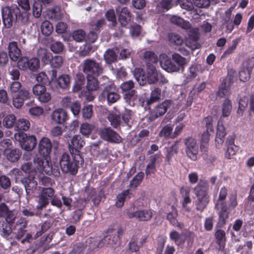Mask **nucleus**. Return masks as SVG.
<instances>
[{
	"label": "nucleus",
	"mask_w": 254,
	"mask_h": 254,
	"mask_svg": "<svg viewBox=\"0 0 254 254\" xmlns=\"http://www.w3.org/2000/svg\"><path fill=\"white\" fill-rule=\"evenodd\" d=\"M116 10L117 13H119L118 20L121 25L124 27L126 26L130 21L132 17V14L130 10L127 7L122 8L118 7Z\"/></svg>",
	"instance_id": "obj_18"
},
{
	"label": "nucleus",
	"mask_w": 254,
	"mask_h": 254,
	"mask_svg": "<svg viewBox=\"0 0 254 254\" xmlns=\"http://www.w3.org/2000/svg\"><path fill=\"white\" fill-rule=\"evenodd\" d=\"M82 117L84 119H90L93 115V106L91 105L86 106L82 109Z\"/></svg>",
	"instance_id": "obj_60"
},
{
	"label": "nucleus",
	"mask_w": 254,
	"mask_h": 254,
	"mask_svg": "<svg viewBox=\"0 0 254 254\" xmlns=\"http://www.w3.org/2000/svg\"><path fill=\"white\" fill-rule=\"evenodd\" d=\"M34 173L31 172L27 177H25L22 181L24 184L26 195L30 196L36 190L37 187V182L35 180L36 174L33 175Z\"/></svg>",
	"instance_id": "obj_11"
},
{
	"label": "nucleus",
	"mask_w": 254,
	"mask_h": 254,
	"mask_svg": "<svg viewBox=\"0 0 254 254\" xmlns=\"http://www.w3.org/2000/svg\"><path fill=\"white\" fill-rule=\"evenodd\" d=\"M225 135V128L223 123L221 121H219L217 124L216 136L215 138L216 147L220 148L221 147Z\"/></svg>",
	"instance_id": "obj_27"
},
{
	"label": "nucleus",
	"mask_w": 254,
	"mask_h": 254,
	"mask_svg": "<svg viewBox=\"0 0 254 254\" xmlns=\"http://www.w3.org/2000/svg\"><path fill=\"white\" fill-rule=\"evenodd\" d=\"M131 193L128 190H124L117 196V201L116 205L118 207H121L123 206L124 202L131 197Z\"/></svg>",
	"instance_id": "obj_36"
},
{
	"label": "nucleus",
	"mask_w": 254,
	"mask_h": 254,
	"mask_svg": "<svg viewBox=\"0 0 254 254\" xmlns=\"http://www.w3.org/2000/svg\"><path fill=\"white\" fill-rule=\"evenodd\" d=\"M107 119L110 122L111 125L114 127H117L121 123V118L120 116L115 114H109Z\"/></svg>",
	"instance_id": "obj_52"
},
{
	"label": "nucleus",
	"mask_w": 254,
	"mask_h": 254,
	"mask_svg": "<svg viewBox=\"0 0 254 254\" xmlns=\"http://www.w3.org/2000/svg\"><path fill=\"white\" fill-rule=\"evenodd\" d=\"M143 176V172L138 173L130 181V187L131 188L137 187L141 182Z\"/></svg>",
	"instance_id": "obj_57"
},
{
	"label": "nucleus",
	"mask_w": 254,
	"mask_h": 254,
	"mask_svg": "<svg viewBox=\"0 0 254 254\" xmlns=\"http://www.w3.org/2000/svg\"><path fill=\"white\" fill-rule=\"evenodd\" d=\"M172 101L170 100L164 101L154 109L151 113V117L154 119L163 116L166 113L168 109L172 105Z\"/></svg>",
	"instance_id": "obj_21"
},
{
	"label": "nucleus",
	"mask_w": 254,
	"mask_h": 254,
	"mask_svg": "<svg viewBox=\"0 0 254 254\" xmlns=\"http://www.w3.org/2000/svg\"><path fill=\"white\" fill-rule=\"evenodd\" d=\"M208 189L207 182L205 180H200L194 188V191L197 198H209L208 196Z\"/></svg>",
	"instance_id": "obj_23"
},
{
	"label": "nucleus",
	"mask_w": 254,
	"mask_h": 254,
	"mask_svg": "<svg viewBox=\"0 0 254 254\" xmlns=\"http://www.w3.org/2000/svg\"><path fill=\"white\" fill-rule=\"evenodd\" d=\"M168 40L172 44L177 46L182 45L184 42L182 37L176 33L169 34Z\"/></svg>",
	"instance_id": "obj_46"
},
{
	"label": "nucleus",
	"mask_w": 254,
	"mask_h": 254,
	"mask_svg": "<svg viewBox=\"0 0 254 254\" xmlns=\"http://www.w3.org/2000/svg\"><path fill=\"white\" fill-rule=\"evenodd\" d=\"M170 237L178 246L183 244L186 240L185 238L183 237L182 234H179L176 231H173L170 233Z\"/></svg>",
	"instance_id": "obj_47"
},
{
	"label": "nucleus",
	"mask_w": 254,
	"mask_h": 254,
	"mask_svg": "<svg viewBox=\"0 0 254 254\" xmlns=\"http://www.w3.org/2000/svg\"><path fill=\"white\" fill-rule=\"evenodd\" d=\"M234 138L233 136H229L226 140V143L227 145V149L226 153V157L231 159L238 151V147L234 144Z\"/></svg>",
	"instance_id": "obj_28"
},
{
	"label": "nucleus",
	"mask_w": 254,
	"mask_h": 254,
	"mask_svg": "<svg viewBox=\"0 0 254 254\" xmlns=\"http://www.w3.org/2000/svg\"><path fill=\"white\" fill-rule=\"evenodd\" d=\"M7 50L10 59L14 62H17L21 56V51L18 47L17 43L15 41L9 42Z\"/></svg>",
	"instance_id": "obj_24"
},
{
	"label": "nucleus",
	"mask_w": 254,
	"mask_h": 254,
	"mask_svg": "<svg viewBox=\"0 0 254 254\" xmlns=\"http://www.w3.org/2000/svg\"><path fill=\"white\" fill-rule=\"evenodd\" d=\"M160 64L162 68L168 72H178L173 61H171L165 54L160 55Z\"/></svg>",
	"instance_id": "obj_22"
},
{
	"label": "nucleus",
	"mask_w": 254,
	"mask_h": 254,
	"mask_svg": "<svg viewBox=\"0 0 254 254\" xmlns=\"http://www.w3.org/2000/svg\"><path fill=\"white\" fill-rule=\"evenodd\" d=\"M28 221L24 218L20 217L16 221L13 227V230H16L15 232V239L19 240L21 239L26 232Z\"/></svg>",
	"instance_id": "obj_15"
},
{
	"label": "nucleus",
	"mask_w": 254,
	"mask_h": 254,
	"mask_svg": "<svg viewBox=\"0 0 254 254\" xmlns=\"http://www.w3.org/2000/svg\"><path fill=\"white\" fill-rule=\"evenodd\" d=\"M11 183L8 177L5 176L0 177V186L3 189H9L10 187Z\"/></svg>",
	"instance_id": "obj_61"
},
{
	"label": "nucleus",
	"mask_w": 254,
	"mask_h": 254,
	"mask_svg": "<svg viewBox=\"0 0 254 254\" xmlns=\"http://www.w3.org/2000/svg\"><path fill=\"white\" fill-rule=\"evenodd\" d=\"M64 48L63 44L61 42H55L50 45V49L55 53H60L63 52Z\"/></svg>",
	"instance_id": "obj_59"
},
{
	"label": "nucleus",
	"mask_w": 254,
	"mask_h": 254,
	"mask_svg": "<svg viewBox=\"0 0 254 254\" xmlns=\"http://www.w3.org/2000/svg\"><path fill=\"white\" fill-rule=\"evenodd\" d=\"M36 79L39 83L38 84L46 86L50 83V80L48 76L44 72L39 73L36 77Z\"/></svg>",
	"instance_id": "obj_53"
},
{
	"label": "nucleus",
	"mask_w": 254,
	"mask_h": 254,
	"mask_svg": "<svg viewBox=\"0 0 254 254\" xmlns=\"http://www.w3.org/2000/svg\"><path fill=\"white\" fill-rule=\"evenodd\" d=\"M4 155L7 159L11 162H15L20 158L22 152L19 149H6Z\"/></svg>",
	"instance_id": "obj_29"
},
{
	"label": "nucleus",
	"mask_w": 254,
	"mask_h": 254,
	"mask_svg": "<svg viewBox=\"0 0 254 254\" xmlns=\"http://www.w3.org/2000/svg\"><path fill=\"white\" fill-rule=\"evenodd\" d=\"M41 29L43 35L49 36L53 31V26L50 21L45 20L41 24Z\"/></svg>",
	"instance_id": "obj_45"
},
{
	"label": "nucleus",
	"mask_w": 254,
	"mask_h": 254,
	"mask_svg": "<svg viewBox=\"0 0 254 254\" xmlns=\"http://www.w3.org/2000/svg\"><path fill=\"white\" fill-rule=\"evenodd\" d=\"M171 209V211L167 214V219L173 226L183 229L185 226L184 224L182 222H178L176 219L178 216V211L176 208L174 206H172Z\"/></svg>",
	"instance_id": "obj_30"
},
{
	"label": "nucleus",
	"mask_w": 254,
	"mask_h": 254,
	"mask_svg": "<svg viewBox=\"0 0 254 254\" xmlns=\"http://www.w3.org/2000/svg\"><path fill=\"white\" fill-rule=\"evenodd\" d=\"M33 14L36 18L40 17L42 12V5L38 2H35L33 5Z\"/></svg>",
	"instance_id": "obj_63"
},
{
	"label": "nucleus",
	"mask_w": 254,
	"mask_h": 254,
	"mask_svg": "<svg viewBox=\"0 0 254 254\" xmlns=\"http://www.w3.org/2000/svg\"><path fill=\"white\" fill-rule=\"evenodd\" d=\"M215 208L218 212L219 224L221 226L224 225L230 213L229 207L226 202H219L216 203Z\"/></svg>",
	"instance_id": "obj_12"
},
{
	"label": "nucleus",
	"mask_w": 254,
	"mask_h": 254,
	"mask_svg": "<svg viewBox=\"0 0 254 254\" xmlns=\"http://www.w3.org/2000/svg\"><path fill=\"white\" fill-rule=\"evenodd\" d=\"M127 217L131 219L135 218L139 221H147L152 217V213L149 210L131 211V208L127 212Z\"/></svg>",
	"instance_id": "obj_16"
},
{
	"label": "nucleus",
	"mask_w": 254,
	"mask_h": 254,
	"mask_svg": "<svg viewBox=\"0 0 254 254\" xmlns=\"http://www.w3.org/2000/svg\"><path fill=\"white\" fill-rule=\"evenodd\" d=\"M99 133L101 138L108 141L119 143L121 141L120 136L109 127L101 129Z\"/></svg>",
	"instance_id": "obj_14"
},
{
	"label": "nucleus",
	"mask_w": 254,
	"mask_h": 254,
	"mask_svg": "<svg viewBox=\"0 0 254 254\" xmlns=\"http://www.w3.org/2000/svg\"><path fill=\"white\" fill-rule=\"evenodd\" d=\"M101 95L102 98L107 100L108 104L114 103L118 101L120 98L114 84L106 86L102 90Z\"/></svg>",
	"instance_id": "obj_8"
},
{
	"label": "nucleus",
	"mask_w": 254,
	"mask_h": 254,
	"mask_svg": "<svg viewBox=\"0 0 254 254\" xmlns=\"http://www.w3.org/2000/svg\"><path fill=\"white\" fill-rule=\"evenodd\" d=\"M209 201L208 198H197L196 201V209L202 211L206 207Z\"/></svg>",
	"instance_id": "obj_55"
},
{
	"label": "nucleus",
	"mask_w": 254,
	"mask_h": 254,
	"mask_svg": "<svg viewBox=\"0 0 254 254\" xmlns=\"http://www.w3.org/2000/svg\"><path fill=\"white\" fill-rule=\"evenodd\" d=\"M162 91L159 88H155L151 92L150 98L147 100V104L149 105L159 101L161 99Z\"/></svg>",
	"instance_id": "obj_35"
},
{
	"label": "nucleus",
	"mask_w": 254,
	"mask_h": 254,
	"mask_svg": "<svg viewBox=\"0 0 254 254\" xmlns=\"http://www.w3.org/2000/svg\"><path fill=\"white\" fill-rule=\"evenodd\" d=\"M17 61V67L21 70L25 71L29 69L32 71H36L40 67V61L37 58L29 59L27 57H22Z\"/></svg>",
	"instance_id": "obj_5"
},
{
	"label": "nucleus",
	"mask_w": 254,
	"mask_h": 254,
	"mask_svg": "<svg viewBox=\"0 0 254 254\" xmlns=\"http://www.w3.org/2000/svg\"><path fill=\"white\" fill-rule=\"evenodd\" d=\"M51 117L52 120L58 124H63L68 119L66 111L62 108L57 109L53 111Z\"/></svg>",
	"instance_id": "obj_26"
},
{
	"label": "nucleus",
	"mask_w": 254,
	"mask_h": 254,
	"mask_svg": "<svg viewBox=\"0 0 254 254\" xmlns=\"http://www.w3.org/2000/svg\"><path fill=\"white\" fill-rule=\"evenodd\" d=\"M173 0H162L157 5V10L158 12H162L164 10H168L172 6Z\"/></svg>",
	"instance_id": "obj_48"
},
{
	"label": "nucleus",
	"mask_w": 254,
	"mask_h": 254,
	"mask_svg": "<svg viewBox=\"0 0 254 254\" xmlns=\"http://www.w3.org/2000/svg\"><path fill=\"white\" fill-rule=\"evenodd\" d=\"M179 142H176L170 147L167 149V153L166 156V161L167 163L170 164L172 160V157L178 153L179 149Z\"/></svg>",
	"instance_id": "obj_43"
},
{
	"label": "nucleus",
	"mask_w": 254,
	"mask_h": 254,
	"mask_svg": "<svg viewBox=\"0 0 254 254\" xmlns=\"http://www.w3.org/2000/svg\"><path fill=\"white\" fill-rule=\"evenodd\" d=\"M97 39V35L95 32L91 31L86 36H85V32L80 30V42L82 41V39H85V42H87L86 47L87 49V50H83L80 52L81 56H85L88 54L89 51L91 49V46L89 43H94Z\"/></svg>",
	"instance_id": "obj_20"
},
{
	"label": "nucleus",
	"mask_w": 254,
	"mask_h": 254,
	"mask_svg": "<svg viewBox=\"0 0 254 254\" xmlns=\"http://www.w3.org/2000/svg\"><path fill=\"white\" fill-rule=\"evenodd\" d=\"M170 21L172 23L179 26L184 29L188 30L190 28V23L179 16H172L170 18Z\"/></svg>",
	"instance_id": "obj_34"
},
{
	"label": "nucleus",
	"mask_w": 254,
	"mask_h": 254,
	"mask_svg": "<svg viewBox=\"0 0 254 254\" xmlns=\"http://www.w3.org/2000/svg\"><path fill=\"white\" fill-rule=\"evenodd\" d=\"M184 143L188 156L192 160H196L198 149L196 140L191 137H189L184 139Z\"/></svg>",
	"instance_id": "obj_10"
},
{
	"label": "nucleus",
	"mask_w": 254,
	"mask_h": 254,
	"mask_svg": "<svg viewBox=\"0 0 254 254\" xmlns=\"http://www.w3.org/2000/svg\"><path fill=\"white\" fill-rule=\"evenodd\" d=\"M14 137L21 147L27 151L32 150L37 144V139L33 135H27L23 132H18L15 134Z\"/></svg>",
	"instance_id": "obj_4"
},
{
	"label": "nucleus",
	"mask_w": 254,
	"mask_h": 254,
	"mask_svg": "<svg viewBox=\"0 0 254 254\" xmlns=\"http://www.w3.org/2000/svg\"><path fill=\"white\" fill-rule=\"evenodd\" d=\"M14 223H8L6 222L5 224H2V235L4 237H7L11 233L13 230Z\"/></svg>",
	"instance_id": "obj_56"
},
{
	"label": "nucleus",
	"mask_w": 254,
	"mask_h": 254,
	"mask_svg": "<svg viewBox=\"0 0 254 254\" xmlns=\"http://www.w3.org/2000/svg\"><path fill=\"white\" fill-rule=\"evenodd\" d=\"M87 85L86 88L89 91L96 90L98 88V82L94 76L89 75H87Z\"/></svg>",
	"instance_id": "obj_41"
},
{
	"label": "nucleus",
	"mask_w": 254,
	"mask_h": 254,
	"mask_svg": "<svg viewBox=\"0 0 254 254\" xmlns=\"http://www.w3.org/2000/svg\"><path fill=\"white\" fill-rule=\"evenodd\" d=\"M58 86L63 89H67L69 87L70 78L67 74L60 76L56 80Z\"/></svg>",
	"instance_id": "obj_38"
},
{
	"label": "nucleus",
	"mask_w": 254,
	"mask_h": 254,
	"mask_svg": "<svg viewBox=\"0 0 254 254\" xmlns=\"http://www.w3.org/2000/svg\"><path fill=\"white\" fill-rule=\"evenodd\" d=\"M17 3L18 7L21 8V11H26L28 15V21L29 20L30 13L29 11L30 9V6L29 0H18Z\"/></svg>",
	"instance_id": "obj_51"
},
{
	"label": "nucleus",
	"mask_w": 254,
	"mask_h": 254,
	"mask_svg": "<svg viewBox=\"0 0 254 254\" xmlns=\"http://www.w3.org/2000/svg\"><path fill=\"white\" fill-rule=\"evenodd\" d=\"M199 66L198 65H191L185 73L184 82L188 83L195 78L198 72Z\"/></svg>",
	"instance_id": "obj_33"
},
{
	"label": "nucleus",
	"mask_w": 254,
	"mask_h": 254,
	"mask_svg": "<svg viewBox=\"0 0 254 254\" xmlns=\"http://www.w3.org/2000/svg\"><path fill=\"white\" fill-rule=\"evenodd\" d=\"M105 61L107 64H111L117 61V55L113 49L107 50L104 54Z\"/></svg>",
	"instance_id": "obj_44"
},
{
	"label": "nucleus",
	"mask_w": 254,
	"mask_h": 254,
	"mask_svg": "<svg viewBox=\"0 0 254 254\" xmlns=\"http://www.w3.org/2000/svg\"><path fill=\"white\" fill-rule=\"evenodd\" d=\"M143 59L147 67L149 66V65H154V64L157 63L158 61L157 56L153 52L149 51L144 52L143 54Z\"/></svg>",
	"instance_id": "obj_32"
},
{
	"label": "nucleus",
	"mask_w": 254,
	"mask_h": 254,
	"mask_svg": "<svg viewBox=\"0 0 254 254\" xmlns=\"http://www.w3.org/2000/svg\"><path fill=\"white\" fill-rule=\"evenodd\" d=\"M173 129V127L172 126L167 125L161 129L159 132V135L160 137H164L165 138H168L170 136L171 137Z\"/></svg>",
	"instance_id": "obj_54"
},
{
	"label": "nucleus",
	"mask_w": 254,
	"mask_h": 254,
	"mask_svg": "<svg viewBox=\"0 0 254 254\" xmlns=\"http://www.w3.org/2000/svg\"><path fill=\"white\" fill-rule=\"evenodd\" d=\"M41 61L44 64H48L51 63L52 55L51 53L48 52L46 50L42 51Z\"/></svg>",
	"instance_id": "obj_62"
},
{
	"label": "nucleus",
	"mask_w": 254,
	"mask_h": 254,
	"mask_svg": "<svg viewBox=\"0 0 254 254\" xmlns=\"http://www.w3.org/2000/svg\"><path fill=\"white\" fill-rule=\"evenodd\" d=\"M137 94L134 90L128 91L124 95L126 102L130 106H134L137 101Z\"/></svg>",
	"instance_id": "obj_39"
},
{
	"label": "nucleus",
	"mask_w": 254,
	"mask_h": 254,
	"mask_svg": "<svg viewBox=\"0 0 254 254\" xmlns=\"http://www.w3.org/2000/svg\"><path fill=\"white\" fill-rule=\"evenodd\" d=\"M30 97V93L27 90H21L18 93L13 96V105L16 108L23 106L24 101Z\"/></svg>",
	"instance_id": "obj_25"
},
{
	"label": "nucleus",
	"mask_w": 254,
	"mask_h": 254,
	"mask_svg": "<svg viewBox=\"0 0 254 254\" xmlns=\"http://www.w3.org/2000/svg\"><path fill=\"white\" fill-rule=\"evenodd\" d=\"M251 71L244 67L240 72V79L241 81L245 82L250 78Z\"/></svg>",
	"instance_id": "obj_64"
},
{
	"label": "nucleus",
	"mask_w": 254,
	"mask_h": 254,
	"mask_svg": "<svg viewBox=\"0 0 254 254\" xmlns=\"http://www.w3.org/2000/svg\"><path fill=\"white\" fill-rule=\"evenodd\" d=\"M228 79H226L223 83H222L217 92V95L221 98H223L228 96L230 94V81L227 82Z\"/></svg>",
	"instance_id": "obj_37"
},
{
	"label": "nucleus",
	"mask_w": 254,
	"mask_h": 254,
	"mask_svg": "<svg viewBox=\"0 0 254 254\" xmlns=\"http://www.w3.org/2000/svg\"><path fill=\"white\" fill-rule=\"evenodd\" d=\"M79 140L78 136L75 135L71 140L68 145L69 150L73 158L71 161L69 155L64 153L62 155L60 160V165L62 171L65 173H69L74 175L78 171V157H79Z\"/></svg>",
	"instance_id": "obj_1"
},
{
	"label": "nucleus",
	"mask_w": 254,
	"mask_h": 254,
	"mask_svg": "<svg viewBox=\"0 0 254 254\" xmlns=\"http://www.w3.org/2000/svg\"><path fill=\"white\" fill-rule=\"evenodd\" d=\"M172 60L175 64L178 71L184 70L185 66L187 64L186 59L177 53L173 54Z\"/></svg>",
	"instance_id": "obj_31"
},
{
	"label": "nucleus",
	"mask_w": 254,
	"mask_h": 254,
	"mask_svg": "<svg viewBox=\"0 0 254 254\" xmlns=\"http://www.w3.org/2000/svg\"><path fill=\"white\" fill-rule=\"evenodd\" d=\"M16 118L13 114L6 115L3 119V125L4 127L10 128L14 127L16 124Z\"/></svg>",
	"instance_id": "obj_42"
},
{
	"label": "nucleus",
	"mask_w": 254,
	"mask_h": 254,
	"mask_svg": "<svg viewBox=\"0 0 254 254\" xmlns=\"http://www.w3.org/2000/svg\"><path fill=\"white\" fill-rule=\"evenodd\" d=\"M232 108L231 102L229 99H226L222 105V116L228 117L231 113Z\"/></svg>",
	"instance_id": "obj_49"
},
{
	"label": "nucleus",
	"mask_w": 254,
	"mask_h": 254,
	"mask_svg": "<svg viewBox=\"0 0 254 254\" xmlns=\"http://www.w3.org/2000/svg\"><path fill=\"white\" fill-rule=\"evenodd\" d=\"M55 190L51 188H43L38 197V205L36 208L38 210H42L49 204L50 201L54 197Z\"/></svg>",
	"instance_id": "obj_6"
},
{
	"label": "nucleus",
	"mask_w": 254,
	"mask_h": 254,
	"mask_svg": "<svg viewBox=\"0 0 254 254\" xmlns=\"http://www.w3.org/2000/svg\"><path fill=\"white\" fill-rule=\"evenodd\" d=\"M30 127V123L29 121L26 119H19L17 121L15 129L22 132L21 131L27 130Z\"/></svg>",
	"instance_id": "obj_40"
},
{
	"label": "nucleus",
	"mask_w": 254,
	"mask_h": 254,
	"mask_svg": "<svg viewBox=\"0 0 254 254\" xmlns=\"http://www.w3.org/2000/svg\"><path fill=\"white\" fill-rule=\"evenodd\" d=\"M112 229H109L107 230V235L102 239V244L104 246L111 247L116 248L118 247L120 243V239L119 237H116V233L112 234Z\"/></svg>",
	"instance_id": "obj_17"
},
{
	"label": "nucleus",
	"mask_w": 254,
	"mask_h": 254,
	"mask_svg": "<svg viewBox=\"0 0 254 254\" xmlns=\"http://www.w3.org/2000/svg\"><path fill=\"white\" fill-rule=\"evenodd\" d=\"M52 149V143L47 137H43L38 145V152L45 159L49 157Z\"/></svg>",
	"instance_id": "obj_19"
},
{
	"label": "nucleus",
	"mask_w": 254,
	"mask_h": 254,
	"mask_svg": "<svg viewBox=\"0 0 254 254\" xmlns=\"http://www.w3.org/2000/svg\"><path fill=\"white\" fill-rule=\"evenodd\" d=\"M32 90L35 97L41 103H46L50 101L51 95L44 85L35 84Z\"/></svg>",
	"instance_id": "obj_9"
},
{
	"label": "nucleus",
	"mask_w": 254,
	"mask_h": 254,
	"mask_svg": "<svg viewBox=\"0 0 254 254\" xmlns=\"http://www.w3.org/2000/svg\"><path fill=\"white\" fill-rule=\"evenodd\" d=\"M134 76L140 85H143L148 82L155 84L159 81V73L154 65L147 67L146 73L141 68H136L134 70Z\"/></svg>",
	"instance_id": "obj_3"
},
{
	"label": "nucleus",
	"mask_w": 254,
	"mask_h": 254,
	"mask_svg": "<svg viewBox=\"0 0 254 254\" xmlns=\"http://www.w3.org/2000/svg\"><path fill=\"white\" fill-rule=\"evenodd\" d=\"M63 63V58L62 56H55L51 59L50 64L54 68H59Z\"/></svg>",
	"instance_id": "obj_58"
},
{
	"label": "nucleus",
	"mask_w": 254,
	"mask_h": 254,
	"mask_svg": "<svg viewBox=\"0 0 254 254\" xmlns=\"http://www.w3.org/2000/svg\"><path fill=\"white\" fill-rule=\"evenodd\" d=\"M0 218H4L7 223H14L16 218V213L2 202L0 203Z\"/></svg>",
	"instance_id": "obj_13"
},
{
	"label": "nucleus",
	"mask_w": 254,
	"mask_h": 254,
	"mask_svg": "<svg viewBox=\"0 0 254 254\" xmlns=\"http://www.w3.org/2000/svg\"><path fill=\"white\" fill-rule=\"evenodd\" d=\"M103 69L100 64L92 60H86L84 63L83 71L87 75L99 76Z\"/></svg>",
	"instance_id": "obj_7"
},
{
	"label": "nucleus",
	"mask_w": 254,
	"mask_h": 254,
	"mask_svg": "<svg viewBox=\"0 0 254 254\" xmlns=\"http://www.w3.org/2000/svg\"><path fill=\"white\" fill-rule=\"evenodd\" d=\"M1 13L2 22L6 28H10L13 23L22 25L28 23V17L26 11H21L16 4L1 7Z\"/></svg>",
	"instance_id": "obj_2"
},
{
	"label": "nucleus",
	"mask_w": 254,
	"mask_h": 254,
	"mask_svg": "<svg viewBox=\"0 0 254 254\" xmlns=\"http://www.w3.org/2000/svg\"><path fill=\"white\" fill-rule=\"evenodd\" d=\"M249 97L248 96H244L240 99L239 103V108L237 111V113L241 116L243 115V113L248 106V102L249 101Z\"/></svg>",
	"instance_id": "obj_50"
}]
</instances>
